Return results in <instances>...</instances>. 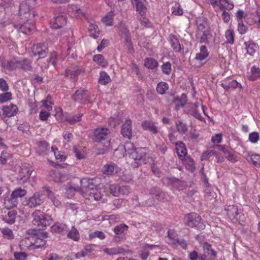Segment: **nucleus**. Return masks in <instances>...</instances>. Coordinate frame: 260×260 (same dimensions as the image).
I'll return each mask as SVG.
<instances>
[{"label":"nucleus","instance_id":"obj_1","mask_svg":"<svg viewBox=\"0 0 260 260\" xmlns=\"http://www.w3.org/2000/svg\"><path fill=\"white\" fill-rule=\"evenodd\" d=\"M94 181V179L87 178L80 180V183L84 189V194L83 197L88 200L93 199L95 201H99L102 198L103 194L101 192V189L97 188Z\"/></svg>","mask_w":260,"mask_h":260},{"label":"nucleus","instance_id":"obj_2","mask_svg":"<svg viewBox=\"0 0 260 260\" xmlns=\"http://www.w3.org/2000/svg\"><path fill=\"white\" fill-rule=\"evenodd\" d=\"M184 222L186 225L191 228H196L198 230H203L206 226L205 222L201 216L194 212L185 215Z\"/></svg>","mask_w":260,"mask_h":260},{"label":"nucleus","instance_id":"obj_3","mask_svg":"<svg viewBox=\"0 0 260 260\" xmlns=\"http://www.w3.org/2000/svg\"><path fill=\"white\" fill-rule=\"evenodd\" d=\"M33 224L42 227L50 225L52 222L51 216L46 214L41 210H36L32 214Z\"/></svg>","mask_w":260,"mask_h":260},{"label":"nucleus","instance_id":"obj_4","mask_svg":"<svg viewBox=\"0 0 260 260\" xmlns=\"http://www.w3.org/2000/svg\"><path fill=\"white\" fill-rule=\"evenodd\" d=\"M147 150L145 147L137 148L131 153L129 157L134 159L132 165L134 168H138L142 163L146 162Z\"/></svg>","mask_w":260,"mask_h":260},{"label":"nucleus","instance_id":"obj_5","mask_svg":"<svg viewBox=\"0 0 260 260\" xmlns=\"http://www.w3.org/2000/svg\"><path fill=\"white\" fill-rule=\"evenodd\" d=\"M44 200L45 196L42 191L36 192L25 201L24 205L30 208H36L41 205Z\"/></svg>","mask_w":260,"mask_h":260},{"label":"nucleus","instance_id":"obj_6","mask_svg":"<svg viewBox=\"0 0 260 260\" xmlns=\"http://www.w3.org/2000/svg\"><path fill=\"white\" fill-rule=\"evenodd\" d=\"M32 171L33 168L30 164L27 163L22 164L17 178L19 183H24L26 182L29 178Z\"/></svg>","mask_w":260,"mask_h":260},{"label":"nucleus","instance_id":"obj_7","mask_svg":"<svg viewBox=\"0 0 260 260\" xmlns=\"http://www.w3.org/2000/svg\"><path fill=\"white\" fill-rule=\"evenodd\" d=\"M29 4L26 1L22 2L19 5V16L21 18L27 20L32 19L35 16L32 9H31Z\"/></svg>","mask_w":260,"mask_h":260},{"label":"nucleus","instance_id":"obj_8","mask_svg":"<svg viewBox=\"0 0 260 260\" xmlns=\"http://www.w3.org/2000/svg\"><path fill=\"white\" fill-rule=\"evenodd\" d=\"M110 130L105 127H98L94 130L93 140L95 142L101 143L103 141L106 142L107 140H110Z\"/></svg>","mask_w":260,"mask_h":260},{"label":"nucleus","instance_id":"obj_9","mask_svg":"<svg viewBox=\"0 0 260 260\" xmlns=\"http://www.w3.org/2000/svg\"><path fill=\"white\" fill-rule=\"evenodd\" d=\"M219 2L220 10L223 11L222 13V18L225 23H228L230 20V15L229 13L224 10H231L233 9L234 5L230 0H218Z\"/></svg>","mask_w":260,"mask_h":260},{"label":"nucleus","instance_id":"obj_10","mask_svg":"<svg viewBox=\"0 0 260 260\" xmlns=\"http://www.w3.org/2000/svg\"><path fill=\"white\" fill-rule=\"evenodd\" d=\"M72 99L74 102L81 104L88 103L89 99L87 90L82 88L79 89L72 95Z\"/></svg>","mask_w":260,"mask_h":260},{"label":"nucleus","instance_id":"obj_11","mask_svg":"<svg viewBox=\"0 0 260 260\" xmlns=\"http://www.w3.org/2000/svg\"><path fill=\"white\" fill-rule=\"evenodd\" d=\"M204 254H200L199 260H213L216 257V252L212 248L211 244L205 242L203 246Z\"/></svg>","mask_w":260,"mask_h":260},{"label":"nucleus","instance_id":"obj_12","mask_svg":"<svg viewBox=\"0 0 260 260\" xmlns=\"http://www.w3.org/2000/svg\"><path fill=\"white\" fill-rule=\"evenodd\" d=\"M31 49L34 55L39 56L40 58L45 57L49 53L48 44L46 43L33 45Z\"/></svg>","mask_w":260,"mask_h":260},{"label":"nucleus","instance_id":"obj_13","mask_svg":"<svg viewBox=\"0 0 260 260\" xmlns=\"http://www.w3.org/2000/svg\"><path fill=\"white\" fill-rule=\"evenodd\" d=\"M224 211L226 215L233 222H240V217L242 216L239 212L237 206L229 205L224 207Z\"/></svg>","mask_w":260,"mask_h":260},{"label":"nucleus","instance_id":"obj_14","mask_svg":"<svg viewBox=\"0 0 260 260\" xmlns=\"http://www.w3.org/2000/svg\"><path fill=\"white\" fill-rule=\"evenodd\" d=\"M196 39L200 43L208 44L209 41L212 38V34L210 28H208L196 32Z\"/></svg>","mask_w":260,"mask_h":260},{"label":"nucleus","instance_id":"obj_15","mask_svg":"<svg viewBox=\"0 0 260 260\" xmlns=\"http://www.w3.org/2000/svg\"><path fill=\"white\" fill-rule=\"evenodd\" d=\"M67 19V18L62 15L54 17V18L50 20V26L54 29L61 28L66 24Z\"/></svg>","mask_w":260,"mask_h":260},{"label":"nucleus","instance_id":"obj_16","mask_svg":"<svg viewBox=\"0 0 260 260\" xmlns=\"http://www.w3.org/2000/svg\"><path fill=\"white\" fill-rule=\"evenodd\" d=\"M121 134L125 138L130 140L132 137V123L130 119L125 120L121 126Z\"/></svg>","mask_w":260,"mask_h":260},{"label":"nucleus","instance_id":"obj_17","mask_svg":"<svg viewBox=\"0 0 260 260\" xmlns=\"http://www.w3.org/2000/svg\"><path fill=\"white\" fill-rule=\"evenodd\" d=\"M4 213L5 214L2 216V220L9 224H12L15 223L16 216L18 214L16 210H9L7 213L5 212Z\"/></svg>","mask_w":260,"mask_h":260},{"label":"nucleus","instance_id":"obj_18","mask_svg":"<svg viewBox=\"0 0 260 260\" xmlns=\"http://www.w3.org/2000/svg\"><path fill=\"white\" fill-rule=\"evenodd\" d=\"M187 101V98L185 93H182L180 97H174L172 101V103L175 105V109L176 111H178L181 108L183 107L186 104Z\"/></svg>","mask_w":260,"mask_h":260},{"label":"nucleus","instance_id":"obj_19","mask_svg":"<svg viewBox=\"0 0 260 260\" xmlns=\"http://www.w3.org/2000/svg\"><path fill=\"white\" fill-rule=\"evenodd\" d=\"M2 109L3 115L8 117L15 115L18 111L17 107L12 104L9 106H3Z\"/></svg>","mask_w":260,"mask_h":260},{"label":"nucleus","instance_id":"obj_20","mask_svg":"<svg viewBox=\"0 0 260 260\" xmlns=\"http://www.w3.org/2000/svg\"><path fill=\"white\" fill-rule=\"evenodd\" d=\"M110 141L98 143L96 145V154L98 155L104 154L108 152L110 149Z\"/></svg>","mask_w":260,"mask_h":260},{"label":"nucleus","instance_id":"obj_21","mask_svg":"<svg viewBox=\"0 0 260 260\" xmlns=\"http://www.w3.org/2000/svg\"><path fill=\"white\" fill-rule=\"evenodd\" d=\"M176 151L178 156L180 159H183L187 156V151L185 145L181 141H178L175 143Z\"/></svg>","mask_w":260,"mask_h":260},{"label":"nucleus","instance_id":"obj_22","mask_svg":"<svg viewBox=\"0 0 260 260\" xmlns=\"http://www.w3.org/2000/svg\"><path fill=\"white\" fill-rule=\"evenodd\" d=\"M51 176L54 182L62 183L68 180V175L65 172L52 171Z\"/></svg>","mask_w":260,"mask_h":260},{"label":"nucleus","instance_id":"obj_23","mask_svg":"<svg viewBox=\"0 0 260 260\" xmlns=\"http://www.w3.org/2000/svg\"><path fill=\"white\" fill-rule=\"evenodd\" d=\"M18 63V68L25 72L31 71L32 67L31 61L26 58L19 59Z\"/></svg>","mask_w":260,"mask_h":260},{"label":"nucleus","instance_id":"obj_24","mask_svg":"<svg viewBox=\"0 0 260 260\" xmlns=\"http://www.w3.org/2000/svg\"><path fill=\"white\" fill-rule=\"evenodd\" d=\"M149 194L157 200H161L165 197V193L161 189L157 187L154 186L150 188L149 190Z\"/></svg>","mask_w":260,"mask_h":260},{"label":"nucleus","instance_id":"obj_25","mask_svg":"<svg viewBox=\"0 0 260 260\" xmlns=\"http://www.w3.org/2000/svg\"><path fill=\"white\" fill-rule=\"evenodd\" d=\"M83 114L80 112L68 114L65 117V120L70 124H74L81 121Z\"/></svg>","mask_w":260,"mask_h":260},{"label":"nucleus","instance_id":"obj_26","mask_svg":"<svg viewBox=\"0 0 260 260\" xmlns=\"http://www.w3.org/2000/svg\"><path fill=\"white\" fill-rule=\"evenodd\" d=\"M66 194L68 198H72L75 194V192H79L82 197L84 194L83 192V188L81 185L80 187H73V186H66Z\"/></svg>","mask_w":260,"mask_h":260},{"label":"nucleus","instance_id":"obj_27","mask_svg":"<svg viewBox=\"0 0 260 260\" xmlns=\"http://www.w3.org/2000/svg\"><path fill=\"white\" fill-rule=\"evenodd\" d=\"M18 58H14L12 60L3 62L2 66L8 71H13L18 68Z\"/></svg>","mask_w":260,"mask_h":260},{"label":"nucleus","instance_id":"obj_28","mask_svg":"<svg viewBox=\"0 0 260 260\" xmlns=\"http://www.w3.org/2000/svg\"><path fill=\"white\" fill-rule=\"evenodd\" d=\"M51 229L53 233H60L62 235L67 234L69 231L66 224L60 223L54 224L51 226Z\"/></svg>","mask_w":260,"mask_h":260},{"label":"nucleus","instance_id":"obj_29","mask_svg":"<svg viewBox=\"0 0 260 260\" xmlns=\"http://www.w3.org/2000/svg\"><path fill=\"white\" fill-rule=\"evenodd\" d=\"M196 23L198 31L210 28L209 26L207 19L204 17H197L196 20Z\"/></svg>","mask_w":260,"mask_h":260},{"label":"nucleus","instance_id":"obj_30","mask_svg":"<svg viewBox=\"0 0 260 260\" xmlns=\"http://www.w3.org/2000/svg\"><path fill=\"white\" fill-rule=\"evenodd\" d=\"M86 148L80 146H75L73 148V152L78 159H84L86 156Z\"/></svg>","mask_w":260,"mask_h":260},{"label":"nucleus","instance_id":"obj_31","mask_svg":"<svg viewBox=\"0 0 260 260\" xmlns=\"http://www.w3.org/2000/svg\"><path fill=\"white\" fill-rule=\"evenodd\" d=\"M117 166L114 163L106 164L103 167L102 172L105 175H113L117 172Z\"/></svg>","mask_w":260,"mask_h":260},{"label":"nucleus","instance_id":"obj_32","mask_svg":"<svg viewBox=\"0 0 260 260\" xmlns=\"http://www.w3.org/2000/svg\"><path fill=\"white\" fill-rule=\"evenodd\" d=\"M142 126L144 130L148 131L152 134H156L158 132L157 127L152 121L145 120L143 122Z\"/></svg>","mask_w":260,"mask_h":260},{"label":"nucleus","instance_id":"obj_33","mask_svg":"<svg viewBox=\"0 0 260 260\" xmlns=\"http://www.w3.org/2000/svg\"><path fill=\"white\" fill-rule=\"evenodd\" d=\"M182 160L183 161L187 170L191 172L194 171L196 169L195 162L193 158H192L190 156H186L182 159Z\"/></svg>","mask_w":260,"mask_h":260},{"label":"nucleus","instance_id":"obj_34","mask_svg":"<svg viewBox=\"0 0 260 260\" xmlns=\"http://www.w3.org/2000/svg\"><path fill=\"white\" fill-rule=\"evenodd\" d=\"M244 45L247 50V53L251 56L253 55L257 48V45L252 41L245 42Z\"/></svg>","mask_w":260,"mask_h":260},{"label":"nucleus","instance_id":"obj_35","mask_svg":"<svg viewBox=\"0 0 260 260\" xmlns=\"http://www.w3.org/2000/svg\"><path fill=\"white\" fill-rule=\"evenodd\" d=\"M18 204V200L13 198L12 195L10 197H6L4 199V205L8 209L16 207Z\"/></svg>","mask_w":260,"mask_h":260},{"label":"nucleus","instance_id":"obj_36","mask_svg":"<svg viewBox=\"0 0 260 260\" xmlns=\"http://www.w3.org/2000/svg\"><path fill=\"white\" fill-rule=\"evenodd\" d=\"M26 234L27 235H35L42 239L46 238L48 237L47 232H43L40 229L37 230L36 229H30L27 231Z\"/></svg>","mask_w":260,"mask_h":260},{"label":"nucleus","instance_id":"obj_37","mask_svg":"<svg viewBox=\"0 0 260 260\" xmlns=\"http://www.w3.org/2000/svg\"><path fill=\"white\" fill-rule=\"evenodd\" d=\"M136 10L138 12V15H145L147 8L142 0H135Z\"/></svg>","mask_w":260,"mask_h":260},{"label":"nucleus","instance_id":"obj_38","mask_svg":"<svg viewBox=\"0 0 260 260\" xmlns=\"http://www.w3.org/2000/svg\"><path fill=\"white\" fill-rule=\"evenodd\" d=\"M185 111L187 114L191 115L201 121H205L204 118L203 117L201 114L198 112V109L186 107Z\"/></svg>","mask_w":260,"mask_h":260},{"label":"nucleus","instance_id":"obj_39","mask_svg":"<svg viewBox=\"0 0 260 260\" xmlns=\"http://www.w3.org/2000/svg\"><path fill=\"white\" fill-rule=\"evenodd\" d=\"M246 160L255 167H260V155L258 154L248 155L246 157Z\"/></svg>","mask_w":260,"mask_h":260},{"label":"nucleus","instance_id":"obj_40","mask_svg":"<svg viewBox=\"0 0 260 260\" xmlns=\"http://www.w3.org/2000/svg\"><path fill=\"white\" fill-rule=\"evenodd\" d=\"M67 237L74 241H78L80 238V234L77 229L73 226L70 231L67 232Z\"/></svg>","mask_w":260,"mask_h":260},{"label":"nucleus","instance_id":"obj_41","mask_svg":"<svg viewBox=\"0 0 260 260\" xmlns=\"http://www.w3.org/2000/svg\"><path fill=\"white\" fill-rule=\"evenodd\" d=\"M158 66V62L154 58L148 57L145 58L144 66L150 70L156 68Z\"/></svg>","mask_w":260,"mask_h":260},{"label":"nucleus","instance_id":"obj_42","mask_svg":"<svg viewBox=\"0 0 260 260\" xmlns=\"http://www.w3.org/2000/svg\"><path fill=\"white\" fill-rule=\"evenodd\" d=\"M209 55L207 48L205 46L202 45L200 47V52L196 54L195 59L202 61L206 58Z\"/></svg>","mask_w":260,"mask_h":260},{"label":"nucleus","instance_id":"obj_43","mask_svg":"<svg viewBox=\"0 0 260 260\" xmlns=\"http://www.w3.org/2000/svg\"><path fill=\"white\" fill-rule=\"evenodd\" d=\"M93 60L103 68L106 67L108 64V61L102 54H96L94 55L93 56Z\"/></svg>","mask_w":260,"mask_h":260},{"label":"nucleus","instance_id":"obj_44","mask_svg":"<svg viewBox=\"0 0 260 260\" xmlns=\"http://www.w3.org/2000/svg\"><path fill=\"white\" fill-rule=\"evenodd\" d=\"M248 78L250 81H255L260 76V69L255 66L251 69L250 75H248Z\"/></svg>","mask_w":260,"mask_h":260},{"label":"nucleus","instance_id":"obj_45","mask_svg":"<svg viewBox=\"0 0 260 260\" xmlns=\"http://www.w3.org/2000/svg\"><path fill=\"white\" fill-rule=\"evenodd\" d=\"M111 81V78L108 74L105 71H101L100 73V77L98 82L101 84L105 85Z\"/></svg>","mask_w":260,"mask_h":260},{"label":"nucleus","instance_id":"obj_46","mask_svg":"<svg viewBox=\"0 0 260 260\" xmlns=\"http://www.w3.org/2000/svg\"><path fill=\"white\" fill-rule=\"evenodd\" d=\"M28 235V237L24 238L20 241V244L21 246H23L27 248L33 246V237H35V235Z\"/></svg>","mask_w":260,"mask_h":260},{"label":"nucleus","instance_id":"obj_47","mask_svg":"<svg viewBox=\"0 0 260 260\" xmlns=\"http://www.w3.org/2000/svg\"><path fill=\"white\" fill-rule=\"evenodd\" d=\"M49 151L48 143L46 141H41L39 143L38 151L40 154H46Z\"/></svg>","mask_w":260,"mask_h":260},{"label":"nucleus","instance_id":"obj_48","mask_svg":"<svg viewBox=\"0 0 260 260\" xmlns=\"http://www.w3.org/2000/svg\"><path fill=\"white\" fill-rule=\"evenodd\" d=\"M170 44L173 49L176 52H180L181 46L179 40L175 35L170 36Z\"/></svg>","mask_w":260,"mask_h":260},{"label":"nucleus","instance_id":"obj_49","mask_svg":"<svg viewBox=\"0 0 260 260\" xmlns=\"http://www.w3.org/2000/svg\"><path fill=\"white\" fill-rule=\"evenodd\" d=\"M33 237V248H39L44 247L46 243V241L43 239L37 236Z\"/></svg>","mask_w":260,"mask_h":260},{"label":"nucleus","instance_id":"obj_50","mask_svg":"<svg viewBox=\"0 0 260 260\" xmlns=\"http://www.w3.org/2000/svg\"><path fill=\"white\" fill-rule=\"evenodd\" d=\"M176 126L177 131L181 134H184L188 130L187 125L181 120L176 122Z\"/></svg>","mask_w":260,"mask_h":260},{"label":"nucleus","instance_id":"obj_51","mask_svg":"<svg viewBox=\"0 0 260 260\" xmlns=\"http://www.w3.org/2000/svg\"><path fill=\"white\" fill-rule=\"evenodd\" d=\"M21 32L24 34H29L35 28V25L31 23L26 22L22 24Z\"/></svg>","mask_w":260,"mask_h":260},{"label":"nucleus","instance_id":"obj_52","mask_svg":"<svg viewBox=\"0 0 260 260\" xmlns=\"http://www.w3.org/2000/svg\"><path fill=\"white\" fill-rule=\"evenodd\" d=\"M89 32L90 36L96 39L99 37V29L98 27V26L93 23H90L89 26Z\"/></svg>","mask_w":260,"mask_h":260},{"label":"nucleus","instance_id":"obj_53","mask_svg":"<svg viewBox=\"0 0 260 260\" xmlns=\"http://www.w3.org/2000/svg\"><path fill=\"white\" fill-rule=\"evenodd\" d=\"M169 85L167 83L165 82H160L158 83L156 86V91L158 93L163 94L166 90L168 89Z\"/></svg>","mask_w":260,"mask_h":260},{"label":"nucleus","instance_id":"obj_54","mask_svg":"<svg viewBox=\"0 0 260 260\" xmlns=\"http://www.w3.org/2000/svg\"><path fill=\"white\" fill-rule=\"evenodd\" d=\"M102 21L106 25L112 26L113 21V13L112 11L107 13L102 19Z\"/></svg>","mask_w":260,"mask_h":260},{"label":"nucleus","instance_id":"obj_55","mask_svg":"<svg viewBox=\"0 0 260 260\" xmlns=\"http://www.w3.org/2000/svg\"><path fill=\"white\" fill-rule=\"evenodd\" d=\"M26 193V191L25 189H21L20 188L16 189L15 190L12 191L11 195L16 200H18L19 198L24 197Z\"/></svg>","mask_w":260,"mask_h":260},{"label":"nucleus","instance_id":"obj_56","mask_svg":"<svg viewBox=\"0 0 260 260\" xmlns=\"http://www.w3.org/2000/svg\"><path fill=\"white\" fill-rule=\"evenodd\" d=\"M85 73V70L82 68H74L73 70L70 72V78L72 79H74L75 78L77 77L79 75L81 74H84Z\"/></svg>","mask_w":260,"mask_h":260},{"label":"nucleus","instance_id":"obj_57","mask_svg":"<svg viewBox=\"0 0 260 260\" xmlns=\"http://www.w3.org/2000/svg\"><path fill=\"white\" fill-rule=\"evenodd\" d=\"M2 233L4 238L8 240H12L14 238L13 231L8 228L3 229L2 230Z\"/></svg>","mask_w":260,"mask_h":260},{"label":"nucleus","instance_id":"obj_58","mask_svg":"<svg viewBox=\"0 0 260 260\" xmlns=\"http://www.w3.org/2000/svg\"><path fill=\"white\" fill-rule=\"evenodd\" d=\"M225 37L226 39V43L233 44L234 42V32L232 29H228L225 32Z\"/></svg>","mask_w":260,"mask_h":260},{"label":"nucleus","instance_id":"obj_59","mask_svg":"<svg viewBox=\"0 0 260 260\" xmlns=\"http://www.w3.org/2000/svg\"><path fill=\"white\" fill-rule=\"evenodd\" d=\"M128 226L125 224H121L116 226L113 231L116 235L121 234L128 230Z\"/></svg>","mask_w":260,"mask_h":260},{"label":"nucleus","instance_id":"obj_60","mask_svg":"<svg viewBox=\"0 0 260 260\" xmlns=\"http://www.w3.org/2000/svg\"><path fill=\"white\" fill-rule=\"evenodd\" d=\"M161 69L163 74L169 75L171 74L172 70V64L169 61L166 62L162 64L161 66Z\"/></svg>","mask_w":260,"mask_h":260},{"label":"nucleus","instance_id":"obj_61","mask_svg":"<svg viewBox=\"0 0 260 260\" xmlns=\"http://www.w3.org/2000/svg\"><path fill=\"white\" fill-rule=\"evenodd\" d=\"M12 99V93L10 92H5L0 94V103H4Z\"/></svg>","mask_w":260,"mask_h":260},{"label":"nucleus","instance_id":"obj_62","mask_svg":"<svg viewBox=\"0 0 260 260\" xmlns=\"http://www.w3.org/2000/svg\"><path fill=\"white\" fill-rule=\"evenodd\" d=\"M136 148L134 144L131 142H127L125 144L124 149L125 152L129 155V156H130L131 153L134 151Z\"/></svg>","mask_w":260,"mask_h":260},{"label":"nucleus","instance_id":"obj_63","mask_svg":"<svg viewBox=\"0 0 260 260\" xmlns=\"http://www.w3.org/2000/svg\"><path fill=\"white\" fill-rule=\"evenodd\" d=\"M109 189L113 196L117 197L119 196L120 185L116 184H110Z\"/></svg>","mask_w":260,"mask_h":260},{"label":"nucleus","instance_id":"obj_64","mask_svg":"<svg viewBox=\"0 0 260 260\" xmlns=\"http://www.w3.org/2000/svg\"><path fill=\"white\" fill-rule=\"evenodd\" d=\"M224 155L225 158L232 162H235L237 161L236 156L229 149L225 152Z\"/></svg>","mask_w":260,"mask_h":260}]
</instances>
